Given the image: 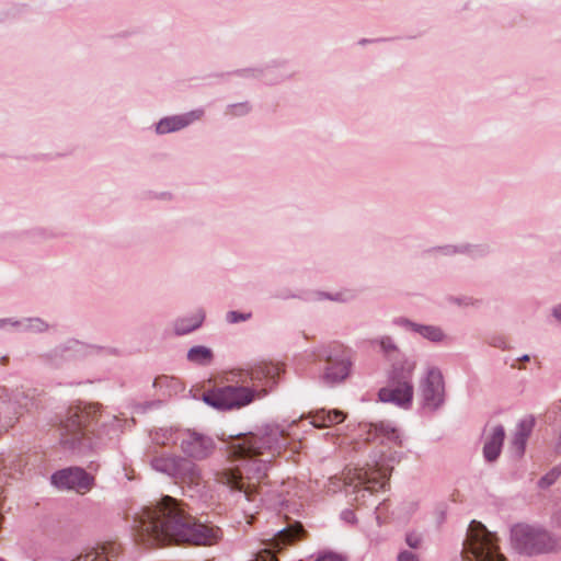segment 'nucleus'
<instances>
[{"label":"nucleus","mask_w":561,"mask_h":561,"mask_svg":"<svg viewBox=\"0 0 561 561\" xmlns=\"http://www.w3.org/2000/svg\"><path fill=\"white\" fill-rule=\"evenodd\" d=\"M284 447V431L278 426L268 425L254 433L239 435L230 444V455L232 461L240 463L216 471L215 479L240 499L256 502L257 488L266 477L268 463Z\"/></svg>","instance_id":"f257e3e1"},{"label":"nucleus","mask_w":561,"mask_h":561,"mask_svg":"<svg viewBox=\"0 0 561 561\" xmlns=\"http://www.w3.org/2000/svg\"><path fill=\"white\" fill-rule=\"evenodd\" d=\"M133 527L137 540L149 546L169 541L207 546L215 543L220 533L197 523L169 495L137 513Z\"/></svg>","instance_id":"f03ea898"},{"label":"nucleus","mask_w":561,"mask_h":561,"mask_svg":"<svg viewBox=\"0 0 561 561\" xmlns=\"http://www.w3.org/2000/svg\"><path fill=\"white\" fill-rule=\"evenodd\" d=\"M95 415L96 407L93 404L70 408L60 427L61 445L79 455H87L93 450L94 444L88 432Z\"/></svg>","instance_id":"7ed1b4c3"},{"label":"nucleus","mask_w":561,"mask_h":561,"mask_svg":"<svg viewBox=\"0 0 561 561\" xmlns=\"http://www.w3.org/2000/svg\"><path fill=\"white\" fill-rule=\"evenodd\" d=\"M513 547L527 556L548 553L561 549V539L534 526L518 524L511 530Z\"/></svg>","instance_id":"20e7f679"},{"label":"nucleus","mask_w":561,"mask_h":561,"mask_svg":"<svg viewBox=\"0 0 561 561\" xmlns=\"http://www.w3.org/2000/svg\"><path fill=\"white\" fill-rule=\"evenodd\" d=\"M150 467L190 488L199 486L203 483L201 468L194 461L180 455L157 454L151 457Z\"/></svg>","instance_id":"39448f33"},{"label":"nucleus","mask_w":561,"mask_h":561,"mask_svg":"<svg viewBox=\"0 0 561 561\" xmlns=\"http://www.w3.org/2000/svg\"><path fill=\"white\" fill-rule=\"evenodd\" d=\"M495 539L484 525L472 520L463 542V561H506L499 552Z\"/></svg>","instance_id":"423d86ee"},{"label":"nucleus","mask_w":561,"mask_h":561,"mask_svg":"<svg viewBox=\"0 0 561 561\" xmlns=\"http://www.w3.org/2000/svg\"><path fill=\"white\" fill-rule=\"evenodd\" d=\"M414 369V362H403L399 366H393L389 375V385L378 392L380 401L409 408L413 399L412 377Z\"/></svg>","instance_id":"0eeeda50"},{"label":"nucleus","mask_w":561,"mask_h":561,"mask_svg":"<svg viewBox=\"0 0 561 561\" xmlns=\"http://www.w3.org/2000/svg\"><path fill=\"white\" fill-rule=\"evenodd\" d=\"M306 531L302 525L295 523L286 528L276 531L272 538L263 539V548L260 549L251 561H276L275 553L279 552L286 546L294 545L305 536ZM316 561H343L336 554H327Z\"/></svg>","instance_id":"6e6552de"},{"label":"nucleus","mask_w":561,"mask_h":561,"mask_svg":"<svg viewBox=\"0 0 561 561\" xmlns=\"http://www.w3.org/2000/svg\"><path fill=\"white\" fill-rule=\"evenodd\" d=\"M257 390L249 386H225L203 394V401L218 410L240 409L250 404Z\"/></svg>","instance_id":"1a4fd4ad"},{"label":"nucleus","mask_w":561,"mask_h":561,"mask_svg":"<svg viewBox=\"0 0 561 561\" xmlns=\"http://www.w3.org/2000/svg\"><path fill=\"white\" fill-rule=\"evenodd\" d=\"M180 449L183 457L192 461H201L209 458L215 449V440L196 431L183 430L180 436Z\"/></svg>","instance_id":"9d476101"},{"label":"nucleus","mask_w":561,"mask_h":561,"mask_svg":"<svg viewBox=\"0 0 561 561\" xmlns=\"http://www.w3.org/2000/svg\"><path fill=\"white\" fill-rule=\"evenodd\" d=\"M423 405L430 410L438 409L445 400V383L442 371L436 367L427 369L420 382Z\"/></svg>","instance_id":"9b49d317"},{"label":"nucleus","mask_w":561,"mask_h":561,"mask_svg":"<svg viewBox=\"0 0 561 561\" xmlns=\"http://www.w3.org/2000/svg\"><path fill=\"white\" fill-rule=\"evenodd\" d=\"M51 482L58 488L84 494L92 489L94 478L79 467H70L55 472Z\"/></svg>","instance_id":"f8f14e48"},{"label":"nucleus","mask_w":561,"mask_h":561,"mask_svg":"<svg viewBox=\"0 0 561 561\" xmlns=\"http://www.w3.org/2000/svg\"><path fill=\"white\" fill-rule=\"evenodd\" d=\"M347 485L354 488V492H376L383 489L387 484L386 473H380L378 470H363L356 471L355 477L346 482Z\"/></svg>","instance_id":"ddd939ff"},{"label":"nucleus","mask_w":561,"mask_h":561,"mask_svg":"<svg viewBox=\"0 0 561 561\" xmlns=\"http://www.w3.org/2000/svg\"><path fill=\"white\" fill-rule=\"evenodd\" d=\"M279 371L280 368L278 365L262 362L247 370L243 381L245 382L249 378L253 382L252 388L257 390V394L262 392L265 393V389H259V387L273 385L275 382V378L279 375Z\"/></svg>","instance_id":"4468645a"},{"label":"nucleus","mask_w":561,"mask_h":561,"mask_svg":"<svg viewBox=\"0 0 561 561\" xmlns=\"http://www.w3.org/2000/svg\"><path fill=\"white\" fill-rule=\"evenodd\" d=\"M504 438L505 430L502 425L497 424L491 427L483 446V456L486 461L492 462L499 458Z\"/></svg>","instance_id":"2eb2a0df"},{"label":"nucleus","mask_w":561,"mask_h":561,"mask_svg":"<svg viewBox=\"0 0 561 561\" xmlns=\"http://www.w3.org/2000/svg\"><path fill=\"white\" fill-rule=\"evenodd\" d=\"M534 426L535 417L531 415H528L518 422L512 439V449L517 457H522L524 455L527 439L530 436Z\"/></svg>","instance_id":"dca6fc26"},{"label":"nucleus","mask_w":561,"mask_h":561,"mask_svg":"<svg viewBox=\"0 0 561 561\" xmlns=\"http://www.w3.org/2000/svg\"><path fill=\"white\" fill-rule=\"evenodd\" d=\"M202 114V111H195L184 115L163 118L157 125V133L165 134L179 130L187 126L190 123L201 118Z\"/></svg>","instance_id":"f3484780"},{"label":"nucleus","mask_w":561,"mask_h":561,"mask_svg":"<svg viewBox=\"0 0 561 561\" xmlns=\"http://www.w3.org/2000/svg\"><path fill=\"white\" fill-rule=\"evenodd\" d=\"M351 362L347 358L340 360L329 359L323 379L328 383H336L344 380L350 374Z\"/></svg>","instance_id":"a211bd4d"},{"label":"nucleus","mask_w":561,"mask_h":561,"mask_svg":"<svg viewBox=\"0 0 561 561\" xmlns=\"http://www.w3.org/2000/svg\"><path fill=\"white\" fill-rule=\"evenodd\" d=\"M311 424L316 427H328L340 424L345 419V413L340 410L327 411L324 409L310 413Z\"/></svg>","instance_id":"6ab92c4d"},{"label":"nucleus","mask_w":561,"mask_h":561,"mask_svg":"<svg viewBox=\"0 0 561 561\" xmlns=\"http://www.w3.org/2000/svg\"><path fill=\"white\" fill-rule=\"evenodd\" d=\"M396 323L407 327L412 331L419 333L423 337L433 342H439L445 336L443 331L438 327L416 324L403 318L396 320Z\"/></svg>","instance_id":"aec40b11"},{"label":"nucleus","mask_w":561,"mask_h":561,"mask_svg":"<svg viewBox=\"0 0 561 561\" xmlns=\"http://www.w3.org/2000/svg\"><path fill=\"white\" fill-rule=\"evenodd\" d=\"M119 553V547L115 543H107L101 547L100 550L89 552L80 556L72 561H113Z\"/></svg>","instance_id":"412c9836"},{"label":"nucleus","mask_w":561,"mask_h":561,"mask_svg":"<svg viewBox=\"0 0 561 561\" xmlns=\"http://www.w3.org/2000/svg\"><path fill=\"white\" fill-rule=\"evenodd\" d=\"M182 431L173 427H161L151 433V439L158 446L180 445Z\"/></svg>","instance_id":"4be33fe9"},{"label":"nucleus","mask_w":561,"mask_h":561,"mask_svg":"<svg viewBox=\"0 0 561 561\" xmlns=\"http://www.w3.org/2000/svg\"><path fill=\"white\" fill-rule=\"evenodd\" d=\"M203 320H204V314L202 312H198L190 318L179 319L174 323L175 333L178 335H184V334L191 333L192 331H194L201 327Z\"/></svg>","instance_id":"5701e85b"},{"label":"nucleus","mask_w":561,"mask_h":561,"mask_svg":"<svg viewBox=\"0 0 561 561\" xmlns=\"http://www.w3.org/2000/svg\"><path fill=\"white\" fill-rule=\"evenodd\" d=\"M187 359L198 365H208L213 359V352L206 346H194L187 352Z\"/></svg>","instance_id":"b1692460"},{"label":"nucleus","mask_w":561,"mask_h":561,"mask_svg":"<svg viewBox=\"0 0 561 561\" xmlns=\"http://www.w3.org/2000/svg\"><path fill=\"white\" fill-rule=\"evenodd\" d=\"M12 325L21 327L23 331H31V332H43L47 329V324L38 318L26 319L24 322L15 321V322H12Z\"/></svg>","instance_id":"393cba45"},{"label":"nucleus","mask_w":561,"mask_h":561,"mask_svg":"<svg viewBox=\"0 0 561 561\" xmlns=\"http://www.w3.org/2000/svg\"><path fill=\"white\" fill-rule=\"evenodd\" d=\"M373 343L379 344L383 355L389 358L394 357L399 352L398 346L390 336H382L378 340L373 341Z\"/></svg>","instance_id":"a878e982"},{"label":"nucleus","mask_w":561,"mask_h":561,"mask_svg":"<svg viewBox=\"0 0 561 561\" xmlns=\"http://www.w3.org/2000/svg\"><path fill=\"white\" fill-rule=\"evenodd\" d=\"M560 476L561 470L559 468H553L551 471L540 478L538 485L542 489L548 488L553 484Z\"/></svg>","instance_id":"bb28decb"},{"label":"nucleus","mask_w":561,"mask_h":561,"mask_svg":"<svg viewBox=\"0 0 561 561\" xmlns=\"http://www.w3.org/2000/svg\"><path fill=\"white\" fill-rule=\"evenodd\" d=\"M13 462H14L13 456L0 455V473H3V476H11Z\"/></svg>","instance_id":"cd10ccee"},{"label":"nucleus","mask_w":561,"mask_h":561,"mask_svg":"<svg viewBox=\"0 0 561 561\" xmlns=\"http://www.w3.org/2000/svg\"><path fill=\"white\" fill-rule=\"evenodd\" d=\"M251 317H252L251 312L241 313V312H238V311H229L226 314V320L229 323L233 324V323H238L240 321H247V320L251 319Z\"/></svg>","instance_id":"c85d7f7f"},{"label":"nucleus","mask_w":561,"mask_h":561,"mask_svg":"<svg viewBox=\"0 0 561 561\" xmlns=\"http://www.w3.org/2000/svg\"><path fill=\"white\" fill-rule=\"evenodd\" d=\"M405 541L410 548L417 549L422 543V536L412 531L407 535Z\"/></svg>","instance_id":"c756f323"},{"label":"nucleus","mask_w":561,"mask_h":561,"mask_svg":"<svg viewBox=\"0 0 561 561\" xmlns=\"http://www.w3.org/2000/svg\"><path fill=\"white\" fill-rule=\"evenodd\" d=\"M379 431H381L388 439L397 440L399 438V434L394 428H389L381 424Z\"/></svg>","instance_id":"7c9ffc66"},{"label":"nucleus","mask_w":561,"mask_h":561,"mask_svg":"<svg viewBox=\"0 0 561 561\" xmlns=\"http://www.w3.org/2000/svg\"><path fill=\"white\" fill-rule=\"evenodd\" d=\"M398 561H420L417 556L411 551H402L398 556Z\"/></svg>","instance_id":"2f4dec72"},{"label":"nucleus","mask_w":561,"mask_h":561,"mask_svg":"<svg viewBox=\"0 0 561 561\" xmlns=\"http://www.w3.org/2000/svg\"><path fill=\"white\" fill-rule=\"evenodd\" d=\"M352 295L350 293H337L334 297H329L332 300L336 301H347Z\"/></svg>","instance_id":"473e14b6"},{"label":"nucleus","mask_w":561,"mask_h":561,"mask_svg":"<svg viewBox=\"0 0 561 561\" xmlns=\"http://www.w3.org/2000/svg\"><path fill=\"white\" fill-rule=\"evenodd\" d=\"M342 518L344 520H346L347 523H354L355 522V514L350 511V510H346L342 513Z\"/></svg>","instance_id":"72a5a7b5"},{"label":"nucleus","mask_w":561,"mask_h":561,"mask_svg":"<svg viewBox=\"0 0 561 561\" xmlns=\"http://www.w3.org/2000/svg\"><path fill=\"white\" fill-rule=\"evenodd\" d=\"M247 110H248V107L244 104L233 105L231 107L232 113L236 114V115L237 114H242V113L247 112Z\"/></svg>","instance_id":"f704fd0d"},{"label":"nucleus","mask_w":561,"mask_h":561,"mask_svg":"<svg viewBox=\"0 0 561 561\" xmlns=\"http://www.w3.org/2000/svg\"><path fill=\"white\" fill-rule=\"evenodd\" d=\"M553 316L561 321V305L553 309Z\"/></svg>","instance_id":"c9c22d12"},{"label":"nucleus","mask_w":561,"mask_h":561,"mask_svg":"<svg viewBox=\"0 0 561 561\" xmlns=\"http://www.w3.org/2000/svg\"><path fill=\"white\" fill-rule=\"evenodd\" d=\"M494 346H496V347H501V348H503V350H505V348H506V344H505V342H504V341H499L497 343H494Z\"/></svg>","instance_id":"e433bc0d"},{"label":"nucleus","mask_w":561,"mask_h":561,"mask_svg":"<svg viewBox=\"0 0 561 561\" xmlns=\"http://www.w3.org/2000/svg\"><path fill=\"white\" fill-rule=\"evenodd\" d=\"M12 322L10 319H0V328L3 327L7 323H10L12 325Z\"/></svg>","instance_id":"4c0bfd02"},{"label":"nucleus","mask_w":561,"mask_h":561,"mask_svg":"<svg viewBox=\"0 0 561 561\" xmlns=\"http://www.w3.org/2000/svg\"><path fill=\"white\" fill-rule=\"evenodd\" d=\"M519 360H522V362H528V360H529V355H527V354H526V355H523V356L519 358Z\"/></svg>","instance_id":"58836bf2"},{"label":"nucleus","mask_w":561,"mask_h":561,"mask_svg":"<svg viewBox=\"0 0 561 561\" xmlns=\"http://www.w3.org/2000/svg\"><path fill=\"white\" fill-rule=\"evenodd\" d=\"M445 250H446V253H450L451 252V248H449V247L446 248Z\"/></svg>","instance_id":"ea45409f"},{"label":"nucleus","mask_w":561,"mask_h":561,"mask_svg":"<svg viewBox=\"0 0 561 561\" xmlns=\"http://www.w3.org/2000/svg\"><path fill=\"white\" fill-rule=\"evenodd\" d=\"M0 561H4L3 559H0Z\"/></svg>","instance_id":"a19ab883"}]
</instances>
